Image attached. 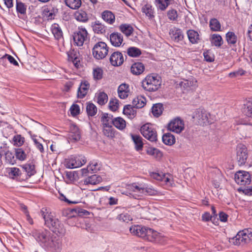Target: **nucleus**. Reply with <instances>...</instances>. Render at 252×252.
I'll return each mask as SVG.
<instances>
[{"label": "nucleus", "mask_w": 252, "mask_h": 252, "mask_svg": "<svg viewBox=\"0 0 252 252\" xmlns=\"http://www.w3.org/2000/svg\"><path fill=\"white\" fill-rule=\"evenodd\" d=\"M8 173L12 179L22 176L23 174L20 170L17 167L9 168L7 169Z\"/></svg>", "instance_id": "54"}, {"label": "nucleus", "mask_w": 252, "mask_h": 252, "mask_svg": "<svg viewBox=\"0 0 252 252\" xmlns=\"http://www.w3.org/2000/svg\"><path fill=\"white\" fill-rule=\"evenodd\" d=\"M142 11L150 19L154 17V11L152 6L150 4H146L142 7Z\"/></svg>", "instance_id": "42"}, {"label": "nucleus", "mask_w": 252, "mask_h": 252, "mask_svg": "<svg viewBox=\"0 0 252 252\" xmlns=\"http://www.w3.org/2000/svg\"><path fill=\"white\" fill-rule=\"evenodd\" d=\"M169 34L172 39L176 42L182 41L184 38L183 31L176 27H173L170 29Z\"/></svg>", "instance_id": "17"}, {"label": "nucleus", "mask_w": 252, "mask_h": 252, "mask_svg": "<svg viewBox=\"0 0 252 252\" xmlns=\"http://www.w3.org/2000/svg\"><path fill=\"white\" fill-rule=\"evenodd\" d=\"M102 181V178L96 174L93 175L86 178L84 180V183L85 185H96Z\"/></svg>", "instance_id": "32"}, {"label": "nucleus", "mask_w": 252, "mask_h": 252, "mask_svg": "<svg viewBox=\"0 0 252 252\" xmlns=\"http://www.w3.org/2000/svg\"><path fill=\"white\" fill-rule=\"evenodd\" d=\"M235 245H244L252 241V229H244L240 231L233 239Z\"/></svg>", "instance_id": "7"}, {"label": "nucleus", "mask_w": 252, "mask_h": 252, "mask_svg": "<svg viewBox=\"0 0 252 252\" xmlns=\"http://www.w3.org/2000/svg\"><path fill=\"white\" fill-rule=\"evenodd\" d=\"M226 40L229 45L230 46H236V43L238 41L237 36L234 32H228L225 35Z\"/></svg>", "instance_id": "28"}, {"label": "nucleus", "mask_w": 252, "mask_h": 252, "mask_svg": "<svg viewBox=\"0 0 252 252\" xmlns=\"http://www.w3.org/2000/svg\"><path fill=\"white\" fill-rule=\"evenodd\" d=\"M147 153L149 155L153 156L157 159H159L162 157V152L155 148H149L147 150Z\"/></svg>", "instance_id": "46"}, {"label": "nucleus", "mask_w": 252, "mask_h": 252, "mask_svg": "<svg viewBox=\"0 0 252 252\" xmlns=\"http://www.w3.org/2000/svg\"><path fill=\"white\" fill-rule=\"evenodd\" d=\"M74 16L75 19L80 22L86 23L89 20L87 12L82 9L76 11L74 13Z\"/></svg>", "instance_id": "25"}, {"label": "nucleus", "mask_w": 252, "mask_h": 252, "mask_svg": "<svg viewBox=\"0 0 252 252\" xmlns=\"http://www.w3.org/2000/svg\"><path fill=\"white\" fill-rule=\"evenodd\" d=\"M168 128L170 131L180 133L184 129V121L180 118H176L168 124Z\"/></svg>", "instance_id": "14"}, {"label": "nucleus", "mask_w": 252, "mask_h": 252, "mask_svg": "<svg viewBox=\"0 0 252 252\" xmlns=\"http://www.w3.org/2000/svg\"><path fill=\"white\" fill-rule=\"evenodd\" d=\"M92 27L95 33L103 34L106 32V27L99 21H95L92 23Z\"/></svg>", "instance_id": "23"}, {"label": "nucleus", "mask_w": 252, "mask_h": 252, "mask_svg": "<svg viewBox=\"0 0 252 252\" xmlns=\"http://www.w3.org/2000/svg\"><path fill=\"white\" fill-rule=\"evenodd\" d=\"M25 142L24 137L21 134H16L13 137L11 143L14 146L20 147L24 144Z\"/></svg>", "instance_id": "40"}, {"label": "nucleus", "mask_w": 252, "mask_h": 252, "mask_svg": "<svg viewBox=\"0 0 252 252\" xmlns=\"http://www.w3.org/2000/svg\"><path fill=\"white\" fill-rule=\"evenodd\" d=\"M123 113L126 115L128 118H133L136 116V111L130 105H125L123 109Z\"/></svg>", "instance_id": "49"}, {"label": "nucleus", "mask_w": 252, "mask_h": 252, "mask_svg": "<svg viewBox=\"0 0 252 252\" xmlns=\"http://www.w3.org/2000/svg\"><path fill=\"white\" fill-rule=\"evenodd\" d=\"M211 42L215 46L220 47L223 44V40L220 34H213L211 36Z\"/></svg>", "instance_id": "51"}, {"label": "nucleus", "mask_w": 252, "mask_h": 252, "mask_svg": "<svg viewBox=\"0 0 252 252\" xmlns=\"http://www.w3.org/2000/svg\"><path fill=\"white\" fill-rule=\"evenodd\" d=\"M209 26L212 31H220L221 25L220 22L216 18L211 19L210 21Z\"/></svg>", "instance_id": "50"}, {"label": "nucleus", "mask_w": 252, "mask_h": 252, "mask_svg": "<svg viewBox=\"0 0 252 252\" xmlns=\"http://www.w3.org/2000/svg\"><path fill=\"white\" fill-rule=\"evenodd\" d=\"M125 61L122 53L119 51L114 52L109 58V61L112 65L118 66L121 65Z\"/></svg>", "instance_id": "15"}, {"label": "nucleus", "mask_w": 252, "mask_h": 252, "mask_svg": "<svg viewBox=\"0 0 252 252\" xmlns=\"http://www.w3.org/2000/svg\"><path fill=\"white\" fill-rule=\"evenodd\" d=\"M72 37L74 44L78 46H82L88 39L89 33L85 28L82 26L78 27L73 32Z\"/></svg>", "instance_id": "6"}, {"label": "nucleus", "mask_w": 252, "mask_h": 252, "mask_svg": "<svg viewBox=\"0 0 252 252\" xmlns=\"http://www.w3.org/2000/svg\"><path fill=\"white\" fill-rule=\"evenodd\" d=\"M90 88V84L87 81L81 82L78 89L77 96L78 98H83L87 94Z\"/></svg>", "instance_id": "21"}, {"label": "nucleus", "mask_w": 252, "mask_h": 252, "mask_svg": "<svg viewBox=\"0 0 252 252\" xmlns=\"http://www.w3.org/2000/svg\"><path fill=\"white\" fill-rule=\"evenodd\" d=\"M167 15L168 19L173 21H176L178 17L177 10L174 9H171L168 10Z\"/></svg>", "instance_id": "58"}, {"label": "nucleus", "mask_w": 252, "mask_h": 252, "mask_svg": "<svg viewBox=\"0 0 252 252\" xmlns=\"http://www.w3.org/2000/svg\"><path fill=\"white\" fill-rule=\"evenodd\" d=\"M86 111L89 116H94L97 113V108L95 105L91 102L87 103Z\"/></svg>", "instance_id": "52"}, {"label": "nucleus", "mask_w": 252, "mask_h": 252, "mask_svg": "<svg viewBox=\"0 0 252 252\" xmlns=\"http://www.w3.org/2000/svg\"><path fill=\"white\" fill-rule=\"evenodd\" d=\"M21 167L23 171L22 174H26L25 179L22 178V180H27L36 173L34 165L32 163H26Z\"/></svg>", "instance_id": "18"}, {"label": "nucleus", "mask_w": 252, "mask_h": 252, "mask_svg": "<svg viewBox=\"0 0 252 252\" xmlns=\"http://www.w3.org/2000/svg\"><path fill=\"white\" fill-rule=\"evenodd\" d=\"M6 162L12 165L16 163V158H15L13 153L9 151H6L4 153Z\"/></svg>", "instance_id": "53"}, {"label": "nucleus", "mask_w": 252, "mask_h": 252, "mask_svg": "<svg viewBox=\"0 0 252 252\" xmlns=\"http://www.w3.org/2000/svg\"><path fill=\"white\" fill-rule=\"evenodd\" d=\"M130 135L134 143L136 150L137 151L142 150L143 147V138L142 137L137 134H131Z\"/></svg>", "instance_id": "26"}, {"label": "nucleus", "mask_w": 252, "mask_h": 252, "mask_svg": "<svg viewBox=\"0 0 252 252\" xmlns=\"http://www.w3.org/2000/svg\"><path fill=\"white\" fill-rule=\"evenodd\" d=\"M103 71L99 67L94 68L93 70L94 78L95 80H99L103 78Z\"/></svg>", "instance_id": "57"}, {"label": "nucleus", "mask_w": 252, "mask_h": 252, "mask_svg": "<svg viewBox=\"0 0 252 252\" xmlns=\"http://www.w3.org/2000/svg\"><path fill=\"white\" fill-rule=\"evenodd\" d=\"M140 130L142 135L149 141L152 142L157 141V132L153 125L149 123L144 124L141 127Z\"/></svg>", "instance_id": "5"}, {"label": "nucleus", "mask_w": 252, "mask_h": 252, "mask_svg": "<svg viewBox=\"0 0 252 252\" xmlns=\"http://www.w3.org/2000/svg\"><path fill=\"white\" fill-rule=\"evenodd\" d=\"M27 5L25 3L16 0V11L18 14L25 15L26 13Z\"/></svg>", "instance_id": "55"}, {"label": "nucleus", "mask_w": 252, "mask_h": 252, "mask_svg": "<svg viewBox=\"0 0 252 252\" xmlns=\"http://www.w3.org/2000/svg\"><path fill=\"white\" fill-rule=\"evenodd\" d=\"M204 59L208 62H212L214 61V56L208 50L203 53Z\"/></svg>", "instance_id": "62"}, {"label": "nucleus", "mask_w": 252, "mask_h": 252, "mask_svg": "<svg viewBox=\"0 0 252 252\" xmlns=\"http://www.w3.org/2000/svg\"><path fill=\"white\" fill-rule=\"evenodd\" d=\"M248 157V150L246 146L239 144L236 148V159L239 166L244 165Z\"/></svg>", "instance_id": "9"}, {"label": "nucleus", "mask_w": 252, "mask_h": 252, "mask_svg": "<svg viewBox=\"0 0 252 252\" xmlns=\"http://www.w3.org/2000/svg\"><path fill=\"white\" fill-rule=\"evenodd\" d=\"M42 216L44 220L45 224L54 233L60 236H63L65 233V229L63 224L59 220L54 218L51 214H45L41 211Z\"/></svg>", "instance_id": "1"}, {"label": "nucleus", "mask_w": 252, "mask_h": 252, "mask_svg": "<svg viewBox=\"0 0 252 252\" xmlns=\"http://www.w3.org/2000/svg\"><path fill=\"white\" fill-rule=\"evenodd\" d=\"M113 117L111 114L107 113L103 114L101 117V122L102 124V126H112L113 122Z\"/></svg>", "instance_id": "37"}, {"label": "nucleus", "mask_w": 252, "mask_h": 252, "mask_svg": "<svg viewBox=\"0 0 252 252\" xmlns=\"http://www.w3.org/2000/svg\"><path fill=\"white\" fill-rule=\"evenodd\" d=\"M70 136L75 141L79 140L81 138L80 132L79 128L75 125L72 124L70 126Z\"/></svg>", "instance_id": "33"}, {"label": "nucleus", "mask_w": 252, "mask_h": 252, "mask_svg": "<svg viewBox=\"0 0 252 252\" xmlns=\"http://www.w3.org/2000/svg\"><path fill=\"white\" fill-rule=\"evenodd\" d=\"M103 133L108 137L113 138L115 137V130L112 126H103Z\"/></svg>", "instance_id": "48"}, {"label": "nucleus", "mask_w": 252, "mask_h": 252, "mask_svg": "<svg viewBox=\"0 0 252 252\" xmlns=\"http://www.w3.org/2000/svg\"><path fill=\"white\" fill-rule=\"evenodd\" d=\"M119 29L126 36H130L133 32V28L130 25L126 24L121 25Z\"/></svg>", "instance_id": "44"}, {"label": "nucleus", "mask_w": 252, "mask_h": 252, "mask_svg": "<svg viewBox=\"0 0 252 252\" xmlns=\"http://www.w3.org/2000/svg\"><path fill=\"white\" fill-rule=\"evenodd\" d=\"M32 235L39 245L45 248L54 236L47 229L35 230L32 232Z\"/></svg>", "instance_id": "3"}, {"label": "nucleus", "mask_w": 252, "mask_h": 252, "mask_svg": "<svg viewBox=\"0 0 252 252\" xmlns=\"http://www.w3.org/2000/svg\"><path fill=\"white\" fill-rule=\"evenodd\" d=\"M210 116V113L206 110L202 108H199L193 112L192 118L197 120L199 125L206 126L212 123Z\"/></svg>", "instance_id": "8"}, {"label": "nucleus", "mask_w": 252, "mask_h": 252, "mask_svg": "<svg viewBox=\"0 0 252 252\" xmlns=\"http://www.w3.org/2000/svg\"><path fill=\"white\" fill-rule=\"evenodd\" d=\"M108 100V96L104 92H100L97 96V103L101 105L105 104Z\"/></svg>", "instance_id": "56"}, {"label": "nucleus", "mask_w": 252, "mask_h": 252, "mask_svg": "<svg viewBox=\"0 0 252 252\" xmlns=\"http://www.w3.org/2000/svg\"><path fill=\"white\" fill-rule=\"evenodd\" d=\"M51 30L56 39L59 40L63 38V32L58 24H53L52 26Z\"/></svg>", "instance_id": "39"}, {"label": "nucleus", "mask_w": 252, "mask_h": 252, "mask_svg": "<svg viewBox=\"0 0 252 252\" xmlns=\"http://www.w3.org/2000/svg\"><path fill=\"white\" fill-rule=\"evenodd\" d=\"M117 219L120 221L128 223L129 221L132 220V217L127 213H122L120 214Z\"/></svg>", "instance_id": "59"}, {"label": "nucleus", "mask_w": 252, "mask_h": 252, "mask_svg": "<svg viewBox=\"0 0 252 252\" xmlns=\"http://www.w3.org/2000/svg\"><path fill=\"white\" fill-rule=\"evenodd\" d=\"M239 192H242L245 195L252 196V187H240L238 189Z\"/></svg>", "instance_id": "60"}, {"label": "nucleus", "mask_w": 252, "mask_h": 252, "mask_svg": "<svg viewBox=\"0 0 252 252\" xmlns=\"http://www.w3.org/2000/svg\"><path fill=\"white\" fill-rule=\"evenodd\" d=\"M113 125L117 128L120 130H123L126 126V122L122 118L116 117L114 118Z\"/></svg>", "instance_id": "41"}, {"label": "nucleus", "mask_w": 252, "mask_h": 252, "mask_svg": "<svg viewBox=\"0 0 252 252\" xmlns=\"http://www.w3.org/2000/svg\"><path fill=\"white\" fill-rule=\"evenodd\" d=\"M142 87L147 92H153L158 90L161 84V77L155 73L148 75L141 82Z\"/></svg>", "instance_id": "2"}, {"label": "nucleus", "mask_w": 252, "mask_h": 252, "mask_svg": "<svg viewBox=\"0 0 252 252\" xmlns=\"http://www.w3.org/2000/svg\"><path fill=\"white\" fill-rule=\"evenodd\" d=\"M31 151V148L28 146L23 148L15 149L16 158L20 161H24L27 158Z\"/></svg>", "instance_id": "16"}, {"label": "nucleus", "mask_w": 252, "mask_h": 252, "mask_svg": "<svg viewBox=\"0 0 252 252\" xmlns=\"http://www.w3.org/2000/svg\"><path fill=\"white\" fill-rule=\"evenodd\" d=\"M126 53L130 57L136 58L141 55V51L137 47H130L127 48Z\"/></svg>", "instance_id": "45"}, {"label": "nucleus", "mask_w": 252, "mask_h": 252, "mask_svg": "<svg viewBox=\"0 0 252 252\" xmlns=\"http://www.w3.org/2000/svg\"><path fill=\"white\" fill-rule=\"evenodd\" d=\"M188 37L190 43L196 44L200 40L199 34L196 31L193 30H189L187 32Z\"/></svg>", "instance_id": "29"}, {"label": "nucleus", "mask_w": 252, "mask_h": 252, "mask_svg": "<svg viewBox=\"0 0 252 252\" xmlns=\"http://www.w3.org/2000/svg\"><path fill=\"white\" fill-rule=\"evenodd\" d=\"M147 227L142 225H133L129 228L130 232L133 235L141 237L144 239L145 237V234Z\"/></svg>", "instance_id": "19"}, {"label": "nucleus", "mask_w": 252, "mask_h": 252, "mask_svg": "<svg viewBox=\"0 0 252 252\" xmlns=\"http://www.w3.org/2000/svg\"><path fill=\"white\" fill-rule=\"evenodd\" d=\"M234 179L237 184L245 186L249 185L251 182V175L248 172L245 171H239L234 176Z\"/></svg>", "instance_id": "12"}, {"label": "nucleus", "mask_w": 252, "mask_h": 252, "mask_svg": "<svg viewBox=\"0 0 252 252\" xmlns=\"http://www.w3.org/2000/svg\"><path fill=\"white\" fill-rule=\"evenodd\" d=\"M7 59L8 61L9 62V63L11 64H12L13 65L15 66H19V63L17 62V61L13 57H12L11 55H10L7 54H5L4 56H3L1 58H0V62L2 63V65L4 66H6L5 62L6 61L5 60Z\"/></svg>", "instance_id": "38"}, {"label": "nucleus", "mask_w": 252, "mask_h": 252, "mask_svg": "<svg viewBox=\"0 0 252 252\" xmlns=\"http://www.w3.org/2000/svg\"><path fill=\"white\" fill-rule=\"evenodd\" d=\"M163 142L168 145H171L175 143V138L173 135L170 133H166L162 136Z\"/></svg>", "instance_id": "43"}, {"label": "nucleus", "mask_w": 252, "mask_h": 252, "mask_svg": "<svg viewBox=\"0 0 252 252\" xmlns=\"http://www.w3.org/2000/svg\"><path fill=\"white\" fill-rule=\"evenodd\" d=\"M132 103L133 107L141 108L146 104V98L142 96H138L133 99Z\"/></svg>", "instance_id": "34"}, {"label": "nucleus", "mask_w": 252, "mask_h": 252, "mask_svg": "<svg viewBox=\"0 0 252 252\" xmlns=\"http://www.w3.org/2000/svg\"><path fill=\"white\" fill-rule=\"evenodd\" d=\"M129 189L134 192H138L149 195H154L157 193V191L152 188L142 184L137 185L135 183L129 185Z\"/></svg>", "instance_id": "10"}, {"label": "nucleus", "mask_w": 252, "mask_h": 252, "mask_svg": "<svg viewBox=\"0 0 252 252\" xmlns=\"http://www.w3.org/2000/svg\"><path fill=\"white\" fill-rule=\"evenodd\" d=\"M70 113L73 116H76L80 113V107L77 104H73L70 109Z\"/></svg>", "instance_id": "64"}, {"label": "nucleus", "mask_w": 252, "mask_h": 252, "mask_svg": "<svg viewBox=\"0 0 252 252\" xmlns=\"http://www.w3.org/2000/svg\"><path fill=\"white\" fill-rule=\"evenodd\" d=\"M110 41L113 46L120 47L123 41V35L117 32H113L110 35Z\"/></svg>", "instance_id": "20"}, {"label": "nucleus", "mask_w": 252, "mask_h": 252, "mask_svg": "<svg viewBox=\"0 0 252 252\" xmlns=\"http://www.w3.org/2000/svg\"><path fill=\"white\" fill-rule=\"evenodd\" d=\"M163 110V105L161 103H157L152 107V112L155 117H158L161 115Z\"/></svg>", "instance_id": "47"}, {"label": "nucleus", "mask_w": 252, "mask_h": 252, "mask_svg": "<svg viewBox=\"0 0 252 252\" xmlns=\"http://www.w3.org/2000/svg\"><path fill=\"white\" fill-rule=\"evenodd\" d=\"M244 115L249 118H252V101H248L244 104L242 108Z\"/></svg>", "instance_id": "36"}, {"label": "nucleus", "mask_w": 252, "mask_h": 252, "mask_svg": "<svg viewBox=\"0 0 252 252\" xmlns=\"http://www.w3.org/2000/svg\"><path fill=\"white\" fill-rule=\"evenodd\" d=\"M62 247V240L54 235L45 248L51 252H61Z\"/></svg>", "instance_id": "13"}, {"label": "nucleus", "mask_w": 252, "mask_h": 252, "mask_svg": "<svg viewBox=\"0 0 252 252\" xmlns=\"http://www.w3.org/2000/svg\"><path fill=\"white\" fill-rule=\"evenodd\" d=\"M246 71L242 69H239L238 70L230 72L229 73V76L231 78L236 77L239 76H242L245 73Z\"/></svg>", "instance_id": "63"}, {"label": "nucleus", "mask_w": 252, "mask_h": 252, "mask_svg": "<svg viewBox=\"0 0 252 252\" xmlns=\"http://www.w3.org/2000/svg\"><path fill=\"white\" fill-rule=\"evenodd\" d=\"M108 49L109 47L105 42L98 41L94 45L93 48V55L96 60L103 59L107 55Z\"/></svg>", "instance_id": "4"}, {"label": "nucleus", "mask_w": 252, "mask_h": 252, "mask_svg": "<svg viewBox=\"0 0 252 252\" xmlns=\"http://www.w3.org/2000/svg\"><path fill=\"white\" fill-rule=\"evenodd\" d=\"M119 106V100L116 99H112L109 102V108L113 111H116Z\"/></svg>", "instance_id": "61"}, {"label": "nucleus", "mask_w": 252, "mask_h": 252, "mask_svg": "<svg viewBox=\"0 0 252 252\" xmlns=\"http://www.w3.org/2000/svg\"><path fill=\"white\" fill-rule=\"evenodd\" d=\"M65 4L70 9H78L82 4L81 0H63Z\"/></svg>", "instance_id": "35"}, {"label": "nucleus", "mask_w": 252, "mask_h": 252, "mask_svg": "<svg viewBox=\"0 0 252 252\" xmlns=\"http://www.w3.org/2000/svg\"><path fill=\"white\" fill-rule=\"evenodd\" d=\"M101 17L106 23L113 24L115 21L114 14L109 10H105L101 14Z\"/></svg>", "instance_id": "30"}, {"label": "nucleus", "mask_w": 252, "mask_h": 252, "mask_svg": "<svg viewBox=\"0 0 252 252\" xmlns=\"http://www.w3.org/2000/svg\"><path fill=\"white\" fill-rule=\"evenodd\" d=\"M173 0H155V4L158 10L165 11Z\"/></svg>", "instance_id": "27"}, {"label": "nucleus", "mask_w": 252, "mask_h": 252, "mask_svg": "<svg viewBox=\"0 0 252 252\" xmlns=\"http://www.w3.org/2000/svg\"><path fill=\"white\" fill-rule=\"evenodd\" d=\"M145 69V66L142 63L137 62L133 63L131 66V72L134 75H140Z\"/></svg>", "instance_id": "31"}, {"label": "nucleus", "mask_w": 252, "mask_h": 252, "mask_svg": "<svg viewBox=\"0 0 252 252\" xmlns=\"http://www.w3.org/2000/svg\"><path fill=\"white\" fill-rule=\"evenodd\" d=\"M86 161V158L84 156H71L66 161V166L68 168H76L82 166Z\"/></svg>", "instance_id": "11"}, {"label": "nucleus", "mask_w": 252, "mask_h": 252, "mask_svg": "<svg viewBox=\"0 0 252 252\" xmlns=\"http://www.w3.org/2000/svg\"><path fill=\"white\" fill-rule=\"evenodd\" d=\"M119 97L121 99H125L128 97L129 93V88L125 83L120 85L118 89Z\"/></svg>", "instance_id": "24"}, {"label": "nucleus", "mask_w": 252, "mask_h": 252, "mask_svg": "<svg viewBox=\"0 0 252 252\" xmlns=\"http://www.w3.org/2000/svg\"><path fill=\"white\" fill-rule=\"evenodd\" d=\"M145 234L144 239L151 242H157L159 237V234L158 232L149 228H147Z\"/></svg>", "instance_id": "22"}]
</instances>
